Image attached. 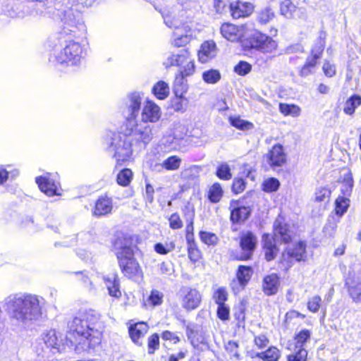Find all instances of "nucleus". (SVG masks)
Wrapping results in <instances>:
<instances>
[{
  "instance_id": "nucleus-20",
  "label": "nucleus",
  "mask_w": 361,
  "mask_h": 361,
  "mask_svg": "<svg viewBox=\"0 0 361 361\" xmlns=\"http://www.w3.org/2000/svg\"><path fill=\"white\" fill-rule=\"evenodd\" d=\"M159 11L161 13L162 18H164V23L170 28L178 30L185 23L183 19H181L178 16L176 11L173 8L160 9Z\"/></svg>"
},
{
  "instance_id": "nucleus-40",
  "label": "nucleus",
  "mask_w": 361,
  "mask_h": 361,
  "mask_svg": "<svg viewBox=\"0 0 361 361\" xmlns=\"http://www.w3.org/2000/svg\"><path fill=\"white\" fill-rule=\"evenodd\" d=\"M275 17V13L270 6H266L257 12V20L261 25H266Z\"/></svg>"
},
{
  "instance_id": "nucleus-46",
  "label": "nucleus",
  "mask_w": 361,
  "mask_h": 361,
  "mask_svg": "<svg viewBox=\"0 0 361 361\" xmlns=\"http://www.w3.org/2000/svg\"><path fill=\"white\" fill-rule=\"evenodd\" d=\"M181 159L178 156H171L163 161L161 166L168 171H174L180 167Z\"/></svg>"
},
{
  "instance_id": "nucleus-2",
  "label": "nucleus",
  "mask_w": 361,
  "mask_h": 361,
  "mask_svg": "<svg viewBox=\"0 0 361 361\" xmlns=\"http://www.w3.org/2000/svg\"><path fill=\"white\" fill-rule=\"evenodd\" d=\"M3 304L13 318L27 324L42 317L44 298L35 294L18 293L7 296Z\"/></svg>"
},
{
  "instance_id": "nucleus-1",
  "label": "nucleus",
  "mask_w": 361,
  "mask_h": 361,
  "mask_svg": "<svg viewBox=\"0 0 361 361\" xmlns=\"http://www.w3.org/2000/svg\"><path fill=\"white\" fill-rule=\"evenodd\" d=\"M68 328L66 337L73 345L94 348L101 342L104 324L96 311L85 310L68 322Z\"/></svg>"
},
{
  "instance_id": "nucleus-64",
  "label": "nucleus",
  "mask_w": 361,
  "mask_h": 361,
  "mask_svg": "<svg viewBox=\"0 0 361 361\" xmlns=\"http://www.w3.org/2000/svg\"><path fill=\"white\" fill-rule=\"evenodd\" d=\"M169 226L172 229H180L183 227V222L178 213H173L169 218Z\"/></svg>"
},
{
  "instance_id": "nucleus-35",
  "label": "nucleus",
  "mask_w": 361,
  "mask_h": 361,
  "mask_svg": "<svg viewBox=\"0 0 361 361\" xmlns=\"http://www.w3.org/2000/svg\"><path fill=\"white\" fill-rule=\"evenodd\" d=\"M152 91L157 99H165L169 94L170 88L166 82L160 80L154 84Z\"/></svg>"
},
{
  "instance_id": "nucleus-10",
  "label": "nucleus",
  "mask_w": 361,
  "mask_h": 361,
  "mask_svg": "<svg viewBox=\"0 0 361 361\" xmlns=\"http://www.w3.org/2000/svg\"><path fill=\"white\" fill-rule=\"evenodd\" d=\"M179 298L183 308L188 311L197 309L202 301L200 293L197 289L190 287L180 290Z\"/></svg>"
},
{
  "instance_id": "nucleus-56",
  "label": "nucleus",
  "mask_w": 361,
  "mask_h": 361,
  "mask_svg": "<svg viewBox=\"0 0 361 361\" xmlns=\"http://www.w3.org/2000/svg\"><path fill=\"white\" fill-rule=\"evenodd\" d=\"M310 332L307 329L300 331L295 337V348H303L305 343L310 338Z\"/></svg>"
},
{
  "instance_id": "nucleus-21",
  "label": "nucleus",
  "mask_w": 361,
  "mask_h": 361,
  "mask_svg": "<svg viewBox=\"0 0 361 361\" xmlns=\"http://www.w3.org/2000/svg\"><path fill=\"white\" fill-rule=\"evenodd\" d=\"M229 8L231 16L234 19H238L250 16L253 11L254 6L251 3L236 1L231 3Z\"/></svg>"
},
{
  "instance_id": "nucleus-17",
  "label": "nucleus",
  "mask_w": 361,
  "mask_h": 361,
  "mask_svg": "<svg viewBox=\"0 0 361 361\" xmlns=\"http://www.w3.org/2000/svg\"><path fill=\"white\" fill-rule=\"evenodd\" d=\"M268 164L272 168L281 166L286 162V154L281 145H275L264 156Z\"/></svg>"
},
{
  "instance_id": "nucleus-24",
  "label": "nucleus",
  "mask_w": 361,
  "mask_h": 361,
  "mask_svg": "<svg viewBox=\"0 0 361 361\" xmlns=\"http://www.w3.org/2000/svg\"><path fill=\"white\" fill-rule=\"evenodd\" d=\"M274 235L276 238H281L284 243H288L291 241L293 231L290 230L289 226L283 223L281 219H277L274 224Z\"/></svg>"
},
{
  "instance_id": "nucleus-61",
  "label": "nucleus",
  "mask_w": 361,
  "mask_h": 361,
  "mask_svg": "<svg viewBox=\"0 0 361 361\" xmlns=\"http://www.w3.org/2000/svg\"><path fill=\"white\" fill-rule=\"evenodd\" d=\"M322 298L319 295H314L310 298L307 302V308L312 312H317L320 308Z\"/></svg>"
},
{
  "instance_id": "nucleus-7",
  "label": "nucleus",
  "mask_w": 361,
  "mask_h": 361,
  "mask_svg": "<svg viewBox=\"0 0 361 361\" xmlns=\"http://www.w3.org/2000/svg\"><path fill=\"white\" fill-rule=\"evenodd\" d=\"M108 136L110 137L108 145L114 151V157L118 164L128 160L133 151H136L129 135L120 133H110Z\"/></svg>"
},
{
  "instance_id": "nucleus-27",
  "label": "nucleus",
  "mask_w": 361,
  "mask_h": 361,
  "mask_svg": "<svg viewBox=\"0 0 361 361\" xmlns=\"http://www.w3.org/2000/svg\"><path fill=\"white\" fill-rule=\"evenodd\" d=\"M279 286V278L276 274L266 276L263 279V291L267 295H275Z\"/></svg>"
},
{
  "instance_id": "nucleus-15",
  "label": "nucleus",
  "mask_w": 361,
  "mask_h": 361,
  "mask_svg": "<svg viewBox=\"0 0 361 361\" xmlns=\"http://www.w3.org/2000/svg\"><path fill=\"white\" fill-rule=\"evenodd\" d=\"M161 114L160 107L154 102L149 100L143 106L140 118L138 119L153 124L159 120Z\"/></svg>"
},
{
  "instance_id": "nucleus-11",
  "label": "nucleus",
  "mask_w": 361,
  "mask_h": 361,
  "mask_svg": "<svg viewBox=\"0 0 361 361\" xmlns=\"http://www.w3.org/2000/svg\"><path fill=\"white\" fill-rule=\"evenodd\" d=\"M307 258L306 244L300 241L293 247H287L282 253L281 262L290 267L295 262L305 261Z\"/></svg>"
},
{
  "instance_id": "nucleus-3",
  "label": "nucleus",
  "mask_w": 361,
  "mask_h": 361,
  "mask_svg": "<svg viewBox=\"0 0 361 361\" xmlns=\"http://www.w3.org/2000/svg\"><path fill=\"white\" fill-rule=\"evenodd\" d=\"M113 248L124 275L128 278L136 276L140 267L134 258L131 239L123 234H118L113 241Z\"/></svg>"
},
{
  "instance_id": "nucleus-9",
  "label": "nucleus",
  "mask_w": 361,
  "mask_h": 361,
  "mask_svg": "<svg viewBox=\"0 0 361 361\" xmlns=\"http://www.w3.org/2000/svg\"><path fill=\"white\" fill-rule=\"evenodd\" d=\"M245 46L257 49L262 53H271L277 48V42L270 36L255 31L245 41Z\"/></svg>"
},
{
  "instance_id": "nucleus-13",
  "label": "nucleus",
  "mask_w": 361,
  "mask_h": 361,
  "mask_svg": "<svg viewBox=\"0 0 361 361\" xmlns=\"http://www.w3.org/2000/svg\"><path fill=\"white\" fill-rule=\"evenodd\" d=\"M257 239L252 232L247 231L240 235V246L243 250L241 259L247 260L251 258L257 246Z\"/></svg>"
},
{
  "instance_id": "nucleus-43",
  "label": "nucleus",
  "mask_w": 361,
  "mask_h": 361,
  "mask_svg": "<svg viewBox=\"0 0 361 361\" xmlns=\"http://www.w3.org/2000/svg\"><path fill=\"white\" fill-rule=\"evenodd\" d=\"M188 61L181 63V65H178V73L183 75H193L195 71V66L194 63V59L192 58L190 54L188 55Z\"/></svg>"
},
{
  "instance_id": "nucleus-63",
  "label": "nucleus",
  "mask_w": 361,
  "mask_h": 361,
  "mask_svg": "<svg viewBox=\"0 0 361 361\" xmlns=\"http://www.w3.org/2000/svg\"><path fill=\"white\" fill-rule=\"evenodd\" d=\"M182 212L185 221H194L195 207L192 204L187 202V204L183 208Z\"/></svg>"
},
{
  "instance_id": "nucleus-12",
  "label": "nucleus",
  "mask_w": 361,
  "mask_h": 361,
  "mask_svg": "<svg viewBox=\"0 0 361 361\" xmlns=\"http://www.w3.org/2000/svg\"><path fill=\"white\" fill-rule=\"evenodd\" d=\"M142 97L140 92H135L129 94L126 99V115L127 121L137 119L140 111Z\"/></svg>"
},
{
  "instance_id": "nucleus-42",
  "label": "nucleus",
  "mask_w": 361,
  "mask_h": 361,
  "mask_svg": "<svg viewBox=\"0 0 361 361\" xmlns=\"http://www.w3.org/2000/svg\"><path fill=\"white\" fill-rule=\"evenodd\" d=\"M317 63L318 61H315L314 59L307 57L305 63L299 72L300 76L307 77L309 75L314 73Z\"/></svg>"
},
{
  "instance_id": "nucleus-48",
  "label": "nucleus",
  "mask_w": 361,
  "mask_h": 361,
  "mask_svg": "<svg viewBox=\"0 0 361 361\" xmlns=\"http://www.w3.org/2000/svg\"><path fill=\"white\" fill-rule=\"evenodd\" d=\"M202 78L207 83L215 84L221 79V73L218 70L210 69L202 73Z\"/></svg>"
},
{
  "instance_id": "nucleus-6",
  "label": "nucleus",
  "mask_w": 361,
  "mask_h": 361,
  "mask_svg": "<svg viewBox=\"0 0 361 361\" xmlns=\"http://www.w3.org/2000/svg\"><path fill=\"white\" fill-rule=\"evenodd\" d=\"M126 125L135 149L140 151L145 149L153 138L154 124L135 119L129 120Z\"/></svg>"
},
{
  "instance_id": "nucleus-14",
  "label": "nucleus",
  "mask_w": 361,
  "mask_h": 361,
  "mask_svg": "<svg viewBox=\"0 0 361 361\" xmlns=\"http://www.w3.org/2000/svg\"><path fill=\"white\" fill-rule=\"evenodd\" d=\"M344 282V286L353 301L361 302V279L355 276L354 273L349 272Z\"/></svg>"
},
{
  "instance_id": "nucleus-16",
  "label": "nucleus",
  "mask_w": 361,
  "mask_h": 361,
  "mask_svg": "<svg viewBox=\"0 0 361 361\" xmlns=\"http://www.w3.org/2000/svg\"><path fill=\"white\" fill-rule=\"evenodd\" d=\"M35 181L41 191L47 195L51 197L59 195L58 192L59 184L51 178L49 173L37 177Z\"/></svg>"
},
{
  "instance_id": "nucleus-38",
  "label": "nucleus",
  "mask_w": 361,
  "mask_h": 361,
  "mask_svg": "<svg viewBox=\"0 0 361 361\" xmlns=\"http://www.w3.org/2000/svg\"><path fill=\"white\" fill-rule=\"evenodd\" d=\"M281 356L280 350L276 347H270L267 350L257 353L255 357L264 361H278Z\"/></svg>"
},
{
  "instance_id": "nucleus-47",
  "label": "nucleus",
  "mask_w": 361,
  "mask_h": 361,
  "mask_svg": "<svg viewBox=\"0 0 361 361\" xmlns=\"http://www.w3.org/2000/svg\"><path fill=\"white\" fill-rule=\"evenodd\" d=\"M163 298L164 294L162 292L158 290H152L147 298L146 302L147 305L156 307L162 304Z\"/></svg>"
},
{
  "instance_id": "nucleus-54",
  "label": "nucleus",
  "mask_w": 361,
  "mask_h": 361,
  "mask_svg": "<svg viewBox=\"0 0 361 361\" xmlns=\"http://www.w3.org/2000/svg\"><path fill=\"white\" fill-rule=\"evenodd\" d=\"M148 353L154 354L159 347V336L155 333L148 338L147 342Z\"/></svg>"
},
{
  "instance_id": "nucleus-62",
  "label": "nucleus",
  "mask_w": 361,
  "mask_h": 361,
  "mask_svg": "<svg viewBox=\"0 0 361 361\" xmlns=\"http://www.w3.org/2000/svg\"><path fill=\"white\" fill-rule=\"evenodd\" d=\"M174 247L173 243H166V245L158 243L154 245V250L160 255H166L172 251Z\"/></svg>"
},
{
  "instance_id": "nucleus-29",
  "label": "nucleus",
  "mask_w": 361,
  "mask_h": 361,
  "mask_svg": "<svg viewBox=\"0 0 361 361\" xmlns=\"http://www.w3.org/2000/svg\"><path fill=\"white\" fill-rule=\"evenodd\" d=\"M148 325L145 322H138L135 325L129 327V334L133 341L139 345L142 343L139 342V339L145 336L148 331Z\"/></svg>"
},
{
  "instance_id": "nucleus-41",
  "label": "nucleus",
  "mask_w": 361,
  "mask_h": 361,
  "mask_svg": "<svg viewBox=\"0 0 361 361\" xmlns=\"http://www.w3.org/2000/svg\"><path fill=\"white\" fill-rule=\"evenodd\" d=\"M298 8L292 3L290 0H284L281 3L280 11L281 14L286 18H294V13Z\"/></svg>"
},
{
  "instance_id": "nucleus-30",
  "label": "nucleus",
  "mask_w": 361,
  "mask_h": 361,
  "mask_svg": "<svg viewBox=\"0 0 361 361\" xmlns=\"http://www.w3.org/2000/svg\"><path fill=\"white\" fill-rule=\"evenodd\" d=\"M183 140L184 136L183 134L177 135L173 133L164 136L161 143L169 150H177L180 149Z\"/></svg>"
},
{
  "instance_id": "nucleus-26",
  "label": "nucleus",
  "mask_w": 361,
  "mask_h": 361,
  "mask_svg": "<svg viewBox=\"0 0 361 361\" xmlns=\"http://www.w3.org/2000/svg\"><path fill=\"white\" fill-rule=\"evenodd\" d=\"M216 54V44L213 41L204 42L198 52L199 60L202 63H207Z\"/></svg>"
},
{
  "instance_id": "nucleus-55",
  "label": "nucleus",
  "mask_w": 361,
  "mask_h": 361,
  "mask_svg": "<svg viewBox=\"0 0 361 361\" xmlns=\"http://www.w3.org/2000/svg\"><path fill=\"white\" fill-rule=\"evenodd\" d=\"M238 344L233 341H230L225 345L226 350L229 353L231 357H234L237 360L240 359V354L238 353Z\"/></svg>"
},
{
  "instance_id": "nucleus-22",
  "label": "nucleus",
  "mask_w": 361,
  "mask_h": 361,
  "mask_svg": "<svg viewBox=\"0 0 361 361\" xmlns=\"http://www.w3.org/2000/svg\"><path fill=\"white\" fill-rule=\"evenodd\" d=\"M185 333L188 339L195 348L206 342L202 329L195 324H188L186 326Z\"/></svg>"
},
{
  "instance_id": "nucleus-44",
  "label": "nucleus",
  "mask_w": 361,
  "mask_h": 361,
  "mask_svg": "<svg viewBox=\"0 0 361 361\" xmlns=\"http://www.w3.org/2000/svg\"><path fill=\"white\" fill-rule=\"evenodd\" d=\"M279 110L285 116H298L300 114V108L295 104H288L281 103Z\"/></svg>"
},
{
  "instance_id": "nucleus-8",
  "label": "nucleus",
  "mask_w": 361,
  "mask_h": 361,
  "mask_svg": "<svg viewBox=\"0 0 361 361\" xmlns=\"http://www.w3.org/2000/svg\"><path fill=\"white\" fill-rule=\"evenodd\" d=\"M63 345L61 334L54 329H50L42 334L36 341L34 349L38 356H47L48 352L59 353Z\"/></svg>"
},
{
  "instance_id": "nucleus-23",
  "label": "nucleus",
  "mask_w": 361,
  "mask_h": 361,
  "mask_svg": "<svg viewBox=\"0 0 361 361\" xmlns=\"http://www.w3.org/2000/svg\"><path fill=\"white\" fill-rule=\"evenodd\" d=\"M263 250L267 261L269 262L275 259L279 253V248L275 243V238L268 233L262 235Z\"/></svg>"
},
{
  "instance_id": "nucleus-25",
  "label": "nucleus",
  "mask_w": 361,
  "mask_h": 361,
  "mask_svg": "<svg viewBox=\"0 0 361 361\" xmlns=\"http://www.w3.org/2000/svg\"><path fill=\"white\" fill-rule=\"evenodd\" d=\"M113 209L112 200L106 195L101 196L96 201L93 214L100 216L111 213Z\"/></svg>"
},
{
  "instance_id": "nucleus-39",
  "label": "nucleus",
  "mask_w": 361,
  "mask_h": 361,
  "mask_svg": "<svg viewBox=\"0 0 361 361\" xmlns=\"http://www.w3.org/2000/svg\"><path fill=\"white\" fill-rule=\"evenodd\" d=\"M353 188V179L352 173L348 172L343 176L341 182V191L343 195L342 197H347L350 195Z\"/></svg>"
},
{
  "instance_id": "nucleus-34",
  "label": "nucleus",
  "mask_w": 361,
  "mask_h": 361,
  "mask_svg": "<svg viewBox=\"0 0 361 361\" xmlns=\"http://www.w3.org/2000/svg\"><path fill=\"white\" fill-rule=\"evenodd\" d=\"M361 105V97L358 94L350 96L345 102L343 112L352 116L354 114L356 109Z\"/></svg>"
},
{
  "instance_id": "nucleus-53",
  "label": "nucleus",
  "mask_w": 361,
  "mask_h": 361,
  "mask_svg": "<svg viewBox=\"0 0 361 361\" xmlns=\"http://www.w3.org/2000/svg\"><path fill=\"white\" fill-rule=\"evenodd\" d=\"M349 200L348 197L339 196L336 200V213L342 216L348 209Z\"/></svg>"
},
{
  "instance_id": "nucleus-52",
  "label": "nucleus",
  "mask_w": 361,
  "mask_h": 361,
  "mask_svg": "<svg viewBox=\"0 0 361 361\" xmlns=\"http://www.w3.org/2000/svg\"><path fill=\"white\" fill-rule=\"evenodd\" d=\"M280 185L279 181L275 178H269L262 183V189L266 192L276 191Z\"/></svg>"
},
{
  "instance_id": "nucleus-32",
  "label": "nucleus",
  "mask_w": 361,
  "mask_h": 361,
  "mask_svg": "<svg viewBox=\"0 0 361 361\" xmlns=\"http://www.w3.org/2000/svg\"><path fill=\"white\" fill-rule=\"evenodd\" d=\"M325 37L326 33L321 31L318 39L312 48L311 55L309 56L310 58L314 59L317 61L321 58L325 47Z\"/></svg>"
},
{
  "instance_id": "nucleus-60",
  "label": "nucleus",
  "mask_w": 361,
  "mask_h": 361,
  "mask_svg": "<svg viewBox=\"0 0 361 361\" xmlns=\"http://www.w3.org/2000/svg\"><path fill=\"white\" fill-rule=\"evenodd\" d=\"M22 225L26 228L30 229L33 232L38 231L41 230V227L38 225V224L35 222V220L32 216H25L22 221Z\"/></svg>"
},
{
  "instance_id": "nucleus-19",
  "label": "nucleus",
  "mask_w": 361,
  "mask_h": 361,
  "mask_svg": "<svg viewBox=\"0 0 361 361\" xmlns=\"http://www.w3.org/2000/svg\"><path fill=\"white\" fill-rule=\"evenodd\" d=\"M237 202L232 200L230 202L231 210L230 219L233 224H240L247 220L251 214V209L249 207H237Z\"/></svg>"
},
{
  "instance_id": "nucleus-49",
  "label": "nucleus",
  "mask_w": 361,
  "mask_h": 361,
  "mask_svg": "<svg viewBox=\"0 0 361 361\" xmlns=\"http://www.w3.org/2000/svg\"><path fill=\"white\" fill-rule=\"evenodd\" d=\"M200 238L201 240L207 245L214 246L219 243V238L214 233L202 231L200 232Z\"/></svg>"
},
{
  "instance_id": "nucleus-36",
  "label": "nucleus",
  "mask_w": 361,
  "mask_h": 361,
  "mask_svg": "<svg viewBox=\"0 0 361 361\" xmlns=\"http://www.w3.org/2000/svg\"><path fill=\"white\" fill-rule=\"evenodd\" d=\"M224 190L219 183H214L210 186L207 192V198L212 203H218L221 200Z\"/></svg>"
},
{
  "instance_id": "nucleus-5",
  "label": "nucleus",
  "mask_w": 361,
  "mask_h": 361,
  "mask_svg": "<svg viewBox=\"0 0 361 361\" xmlns=\"http://www.w3.org/2000/svg\"><path fill=\"white\" fill-rule=\"evenodd\" d=\"M83 52V48L80 43L69 41L63 49L54 50L50 54L49 61L60 69L75 66L80 63Z\"/></svg>"
},
{
  "instance_id": "nucleus-59",
  "label": "nucleus",
  "mask_w": 361,
  "mask_h": 361,
  "mask_svg": "<svg viewBox=\"0 0 361 361\" xmlns=\"http://www.w3.org/2000/svg\"><path fill=\"white\" fill-rule=\"evenodd\" d=\"M252 66L246 62L241 61L235 67L234 71L240 75H245L251 71Z\"/></svg>"
},
{
  "instance_id": "nucleus-50",
  "label": "nucleus",
  "mask_w": 361,
  "mask_h": 361,
  "mask_svg": "<svg viewBox=\"0 0 361 361\" xmlns=\"http://www.w3.org/2000/svg\"><path fill=\"white\" fill-rule=\"evenodd\" d=\"M229 121L231 126L239 130H247L253 127L252 123L243 120L239 117H230Z\"/></svg>"
},
{
  "instance_id": "nucleus-37",
  "label": "nucleus",
  "mask_w": 361,
  "mask_h": 361,
  "mask_svg": "<svg viewBox=\"0 0 361 361\" xmlns=\"http://www.w3.org/2000/svg\"><path fill=\"white\" fill-rule=\"evenodd\" d=\"M238 27L230 23H224L221 27V33L226 39L234 42L238 39Z\"/></svg>"
},
{
  "instance_id": "nucleus-58",
  "label": "nucleus",
  "mask_w": 361,
  "mask_h": 361,
  "mask_svg": "<svg viewBox=\"0 0 361 361\" xmlns=\"http://www.w3.org/2000/svg\"><path fill=\"white\" fill-rule=\"evenodd\" d=\"M227 292L225 288L220 287L219 288L213 295V299L215 302L218 305L225 304V302L227 300Z\"/></svg>"
},
{
  "instance_id": "nucleus-57",
  "label": "nucleus",
  "mask_w": 361,
  "mask_h": 361,
  "mask_svg": "<svg viewBox=\"0 0 361 361\" xmlns=\"http://www.w3.org/2000/svg\"><path fill=\"white\" fill-rule=\"evenodd\" d=\"M296 353L288 356V361H306L307 352L304 348H295Z\"/></svg>"
},
{
  "instance_id": "nucleus-33",
  "label": "nucleus",
  "mask_w": 361,
  "mask_h": 361,
  "mask_svg": "<svg viewBox=\"0 0 361 361\" xmlns=\"http://www.w3.org/2000/svg\"><path fill=\"white\" fill-rule=\"evenodd\" d=\"M252 269L248 266L240 265L238 267L236 276L240 286L243 288L248 281L250 280L252 275Z\"/></svg>"
},
{
  "instance_id": "nucleus-31",
  "label": "nucleus",
  "mask_w": 361,
  "mask_h": 361,
  "mask_svg": "<svg viewBox=\"0 0 361 361\" xmlns=\"http://www.w3.org/2000/svg\"><path fill=\"white\" fill-rule=\"evenodd\" d=\"M192 75L177 73L173 82V92L176 97H182L188 91V82L185 79Z\"/></svg>"
},
{
  "instance_id": "nucleus-45",
  "label": "nucleus",
  "mask_w": 361,
  "mask_h": 361,
  "mask_svg": "<svg viewBox=\"0 0 361 361\" xmlns=\"http://www.w3.org/2000/svg\"><path fill=\"white\" fill-rule=\"evenodd\" d=\"M133 175V172L130 169H123L118 173L116 181L120 185L127 186L131 182Z\"/></svg>"
},
{
  "instance_id": "nucleus-51",
  "label": "nucleus",
  "mask_w": 361,
  "mask_h": 361,
  "mask_svg": "<svg viewBox=\"0 0 361 361\" xmlns=\"http://www.w3.org/2000/svg\"><path fill=\"white\" fill-rule=\"evenodd\" d=\"M216 176L222 180H229L232 177L230 166L228 164L224 163L220 164L216 171Z\"/></svg>"
},
{
  "instance_id": "nucleus-4",
  "label": "nucleus",
  "mask_w": 361,
  "mask_h": 361,
  "mask_svg": "<svg viewBox=\"0 0 361 361\" xmlns=\"http://www.w3.org/2000/svg\"><path fill=\"white\" fill-rule=\"evenodd\" d=\"M67 4L66 8L54 13V18L61 20V27L66 35L83 27L82 9L87 6L82 0H67Z\"/></svg>"
},
{
  "instance_id": "nucleus-28",
  "label": "nucleus",
  "mask_w": 361,
  "mask_h": 361,
  "mask_svg": "<svg viewBox=\"0 0 361 361\" xmlns=\"http://www.w3.org/2000/svg\"><path fill=\"white\" fill-rule=\"evenodd\" d=\"M105 285L108 289L109 294L115 298H119L121 295L120 290V283L116 274H111L104 277Z\"/></svg>"
},
{
  "instance_id": "nucleus-18",
  "label": "nucleus",
  "mask_w": 361,
  "mask_h": 361,
  "mask_svg": "<svg viewBox=\"0 0 361 361\" xmlns=\"http://www.w3.org/2000/svg\"><path fill=\"white\" fill-rule=\"evenodd\" d=\"M189 54L190 52L187 49H181L178 52H167L164 54L163 66L166 68H169L171 66L181 65V63L188 61L187 59Z\"/></svg>"
}]
</instances>
